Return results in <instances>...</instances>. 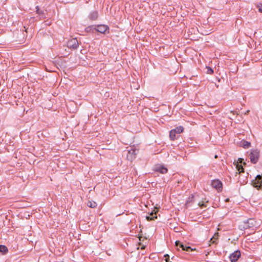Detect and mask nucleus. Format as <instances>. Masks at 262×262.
Returning <instances> with one entry per match:
<instances>
[{"label": "nucleus", "mask_w": 262, "mask_h": 262, "mask_svg": "<svg viewBox=\"0 0 262 262\" xmlns=\"http://www.w3.org/2000/svg\"><path fill=\"white\" fill-rule=\"evenodd\" d=\"M257 225L256 221L253 219H248L241 223L239 225V229L242 230H245L250 228H253Z\"/></svg>", "instance_id": "1"}, {"label": "nucleus", "mask_w": 262, "mask_h": 262, "mask_svg": "<svg viewBox=\"0 0 262 262\" xmlns=\"http://www.w3.org/2000/svg\"><path fill=\"white\" fill-rule=\"evenodd\" d=\"M251 185L258 190H262V173L257 174L251 181Z\"/></svg>", "instance_id": "2"}, {"label": "nucleus", "mask_w": 262, "mask_h": 262, "mask_svg": "<svg viewBox=\"0 0 262 262\" xmlns=\"http://www.w3.org/2000/svg\"><path fill=\"white\" fill-rule=\"evenodd\" d=\"M260 156L259 150L258 149H251L250 151L249 157L250 161L253 164L257 163Z\"/></svg>", "instance_id": "3"}, {"label": "nucleus", "mask_w": 262, "mask_h": 262, "mask_svg": "<svg viewBox=\"0 0 262 262\" xmlns=\"http://www.w3.org/2000/svg\"><path fill=\"white\" fill-rule=\"evenodd\" d=\"M175 244L178 250H179V248H181L182 250L187 252H191L195 250V249H193L191 247L187 246L186 244L179 241H177L175 242Z\"/></svg>", "instance_id": "4"}, {"label": "nucleus", "mask_w": 262, "mask_h": 262, "mask_svg": "<svg viewBox=\"0 0 262 262\" xmlns=\"http://www.w3.org/2000/svg\"><path fill=\"white\" fill-rule=\"evenodd\" d=\"M68 47L72 50H76L79 47V43L76 38H72L67 42Z\"/></svg>", "instance_id": "5"}, {"label": "nucleus", "mask_w": 262, "mask_h": 262, "mask_svg": "<svg viewBox=\"0 0 262 262\" xmlns=\"http://www.w3.org/2000/svg\"><path fill=\"white\" fill-rule=\"evenodd\" d=\"M211 186L216 189L218 191H221L223 188V184L219 179H215L212 181Z\"/></svg>", "instance_id": "6"}, {"label": "nucleus", "mask_w": 262, "mask_h": 262, "mask_svg": "<svg viewBox=\"0 0 262 262\" xmlns=\"http://www.w3.org/2000/svg\"><path fill=\"white\" fill-rule=\"evenodd\" d=\"M136 149L135 148H132L130 150H127L126 158L128 160L132 161L136 158Z\"/></svg>", "instance_id": "7"}, {"label": "nucleus", "mask_w": 262, "mask_h": 262, "mask_svg": "<svg viewBox=\"0 0 262 262\" xmlns=\"http://www.w3.org/2000/svg\"><path fill=\"white\" fill-rule=\"evenodd\" d=\"M241 255V253L239 250H236L234 252L232 253L229 256L231 262L237 261Z\"/></svg>", "instance_id": "8"}, {"label": "nucleus", "mask_w": 262, "mask_h": 262, "mask_svg": "<svg viewBox=\"0 0 262 262\" xmlns=\"http://www.w3.org/2000/svg\"><path fill=\"white\" fill-rule=\"evenodd\" d=\"M96 32H99L102 34H105L107 31H108L109 27L107 25H96Z\"/></svg>", "instance_id": "9"}, {"label": "nucleus", "mask_w": 262, "mask_h": 262, "mask_svg": "<svg viewBox=\"0 0 262 262\" xmlns=\"http://www.w3.org/2000/svg\"><path fill=\"white\" fill-rule=\"evenodd\" d=\"M88 18L91 20H96L98 18V12L97 11H93L90 12L88 15Z\"/></svg>", "instance_id": "10"}, {"label": "nucleus", "mask_w": 262, "mask_h": 262, "mask_svg": "<svg viewBox=\"0 0 262 262\" xmlns=\"http://www.w3.org/2000/svg\"><path fill=\"white\" fill-rule=\"evenodd\" d=\"M155 170L163 174L166 173L168 171L167 168L162 165L157 166L155 167Z\"/></svg>", "instance_id": "11"}, {"label": "nucleus", "mask_w": 262, "mask_h": 262, "mask_svg": "<svg viewBox=\"0 0 262 262\" xmlns=\"http://www.w3.org/2000/svg\"><path fill=\"white\" fill-rule=\"evenodd\" d=\"M96 25H91L85 28V31L87 33H96Z\"/></svg>", "instance_id": "12"}, {"label": "nucleus", "mask_w": 262, "mask_h": 262, "mask_svg": "<svg viewBox=\"0 0 262 262\" xmlns=\"http://www.w3.org/2000/svg\"><path fill=\"white\" fill-rule=\"evenodd\" d=\"M240 146L245 149H247L251 146V143L246 140H242L240 143Z\"/></svg>", "instance_id": "13"}, {"label": "nucleus", "mask_w": 262, "mask_h": 262, "mask_svg": "<svg viewBox=\"0 0 262 262\" xmlns=\"http://www.w3.org/2000/svg\"><path fill=\"white\" fill-rule=\"evenodd\" d=\"M234 165H235L236 168L239 173L244 172V168L242 164H239V163H234Z\"/></svg>", "instance_id": "14"}, {"label": "nucleus", "mask_w": 262, "mask_h": 262, "mask_svg": "<svg viewBox=\"0 0 262 262\" xmlns=\"http://www.w3.org/2000/svg\"><path fill=\"white\" fill-rule=\"evenodd\" d=\"M8 252V248L3 245H0V252L3 254H6Z\"/></svg>", "instance_id": "15"}, {"label": "nucleus", "mask_w": 262, "mask_h": 262, "mask_svg": "<svg viewBox=\"0 0 262 262\" xmlns=\"http://www.w3.org/2000/svg\"><path fill=\"white\" fill-rule=\"evenodd\" d=\"M172 130L175 132V133L179 134L183 132L184 127L182 126H179Z\"/></svg>", "instance_id": "16"}, {"label": "nucleus", "mask_w": 262, "mask_h": 262, "mask_svg": "<svg viewBox=\"0 0 262 262\" xmlns=\"http://www.w3.org/2000/svg\"><path fill=\"white\" fill-rule=\"evenodd\" d=\"M86 204L88 207L92 208L96 207L97 205V203L93 201H88Z\"/></svg>", "instance_id": "17"}, {"label": "nucleus", "mask_w": 262, "mask_h": 262, "mask_svg": "<svg viewBox=\"0 0 262 262\" xmlns=\"http://www.w3.org/2000/svg\"><path fill=\"white\" fill-rule=\"evenodd\" d=\"M157 217L156 215V213L155 212H154L153 211H152L150 214V216H146V219L148 221H152V220H154L155 219H156Z\"/></svg>", "instance_id": "18"}, {"label": "nucleus", "mask_w": 262, "mask_h": 262, "mask_svg": "<svg viewBox=\"0 0 262 262\" xmlns=\"http://www.w3.org/2000/svg\"><path fill=\"white\" fill-rule=\"evenodd\" d=\"M176 134L173 130L170 131L169 137L171 140H174L176 138Z\"/></svg>", "instance_id": "19"}, {"label": "nucleus", "mask_w": 262, "mask_h": 262, "mask_svg": "<svg viewBox=\"0 0 262 262\" xmlns=\"http://www.w3.org/2000/svg\"><path fill=\"white\" fill-rule=\"evenodd\" d=\"M234 163H239V164H242L243 163L244 165H246V163L244 162V160L243 158H239L238 159L237 162H235Z\"/></svg>", "instance_id": "20"}, {"label": "nucleus", "mask_w": 262, "mask_h": 262, "mask_svg": "<svg viewBox=\"0 0 262 262\" xmlns=\"http://www.w3.org/2000/svg\"><path fill=\"white\" fill-rule=\"evenodd\" d=\"M35 8H36V12L37 14H38L39 15H41V14H43V11L40 9L39 6H36Z\"/></svg>", "instance_id": "21"}, {"label": "nucleus", "mask_w": 262, "mask_h": 262, "mask_svg": "<svg viewBox=\"0 0 262 262\" xmlns=\"http://www.w3.org/2000/svg\"><path fill=\"white\" fill-rule=\"evenodd\" d=\"M207 72L208 74H212L213 73V70L210 67H206Z\"/></svg>", "instance_id": "22"}, {"label": "nucleus", "mask_w": 262, "mask_h": 262, "mask_svg": "<svg viewBox=\"0 0 262 262\" xmlns=\"http://www.w3.org/2000/svg\"><path fill=\"white\" fill-rule=\"evenodd\" d=\"M193 195H191V196H190L188 199V200L187 201V202H186V205L188 204L189 203H192L193 202Z\"/></svg>", "instance_id": "23"}, {"label": "nucleus", "mask_w": 262, "mask_h": 262, "mask_svg": "<svg viewBox=\"0 0 262 262\" xmlns=\"http://www.w3.org/2000/svg\"><path fill=\"white\" fill-rule=\"evenodd\" d=\"M165 257V260L166 262H170L169 260V255L168 254H166L164 255Z\"/></svg>", "instance_id": "24"}, {"label": "nucleus", "mask_w": 262, "mask_h": 262, "mask_svg": "<svg viewBox=\"0 0 262 262\" xmlns=\"http://www.w3.org/2000/svg\"><path fill=\"white\" fill-rule=\"evenodd\" d=\"M257 7L258 8V11L260 13H262V3H259L257 5Z\"/></svg>", "instance_id": "25"}, {"label": "nucleus", "mask_w": 262, "mask_h": 262, "mask_svg": "<svg viewBox=\"0 0 262 262\" xmlns=\"http://www.w3.org/2000/svg\"><path fill=\"white\" fill-rule=\"evenodd\" d=\"M198 205L202 208H203V207H206V205H205V203L204 202H200Z\"/></svg>", "instance_id": "26"}, {"label": "nucleus", "mask_w": 262, "mask_h": 262, "mask_svg": "<svg viewBox=\"0 0 262 262\" xmlns=\"http://www.w3.org/2000/svg\"><path fill=\"white\" fill-rule=\"evenodd\" d=\"M145 247H146V246H145V245H143V246L141 247V249H144L145 248Z\"/></svg>", "instance_id": "27"}, {"label": "nucleus", "mask_w": 262, "mask_h": 262, "mask_svg": "<svg viewBox=\"0 0 262 262\" xmlns=\"http://www.w3.org/2000/svg\"><path fill=\"white\" fill-rule=\"evenodd\" d=\"M230 201V199L229 198H227L226 200H225V202H229Z\"/></svg>", "instance_id": "28"}, {"label": "nucleus", "mask_w": 262, "mask_h": 262, "mask_svg": "<svg viewBox=\"0 0 262 262\" xmlns=\"http://www.w3.org/2000/svg\"><path fill=\"white\" fill-rule=\"evenodd\" d=\"M24 28L25 29V31L26 32H27V29H28V28L27 29V28H26V27H24Z\"/></svg>", "instance_id": "29"}, {"label": "nucleus", "mask_w": 262, "mask_h": 262, "mask_svg": "<svg viewBox=\"0 0 262 262\" xmlns=\"http://www.w3.org/2000/svg\"><path fill=\"white\" fill-rule=\"evenodd\" d=\"M250 111L249 110L247 111L245 113V114H247Z\"/></svg>", "instance_id": "30"}, {"label": "nucleus", "mask_w": 262, "mask_h": 262, "mask_svg": "<svg viewBox=\"0 0 262 262\" xmlns=\"http://www.w3.org/2000/svg\"><path fill=\"white\" fill-rule=\"evenodd\" d=\"M214 158H217V155H215Z\"/></svg>", "instance_id": "31"}, {"label": "nucleus", "mask_w": 262, "mask_h": 262, "mask_svg": "<svg viewBox=\"0 0 262 262\" xmlns=\"http://www.w3.org/2000/svg\"><path fill=\"white\" fill-rule=\"evenodd\" d=\"M141 238H142V237H139V240H140V241H141Z\"/></svg>", "instance_id": "32"}]
</instances>
